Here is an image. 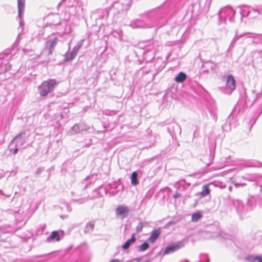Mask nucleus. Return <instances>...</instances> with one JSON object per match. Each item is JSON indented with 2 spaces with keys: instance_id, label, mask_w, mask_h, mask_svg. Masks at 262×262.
Returning <instances> with one entry per match:
<instances>
[{
  "instance_id": "4468645a",
  "label": "nucleus",
  "mask_w": 262,
  "mask_h": 262,
  "mask_svg": "<svg viewBox=\"0 0 262 262\" xmlns=\"http://www.w3.org/2000/svg\"><path fill=\"white\" fill-rule=\"evenodd\" d=\"M94 228V223H89L85 226V232L88 233L91 232L93 230Z\"/></svg>"
},
{
  "instance_id": "4be33fe9",
  "label": "nucleus",
  "mask_w": 262,
  "mask_h": 262,
  "mask_svg": "<svg viewBox=\"0 0 262 262\" xmlns=\"http://www.w3.org/2000/svg\"><path fill=\"white\" fill-rule=\"evenodd\" d=\"M17 151H18L17 148H15V149H14V153L15 154H16V153H17Z\"/></svg>"
},
{
  "instance_id": "1a4fd4ad",
  "label": "nucleus",
  "mask_w": 262,
  "mask_h": 262,
  "mask_svg": "<svg viewBox=\"0 0 262 262\" xmlns=\"http://www.w3.org/2000/svg\"><path fill=\"white\" fill-rule=\"evenodd\" d=\"M131 183L134 185H137L139 184V182L138 181V173L136 171H134L132 173Z\"/></svg>"
},
{
  "instance_id": "9d476101",
  "label": "nucleus",
  "mask_w": 262,
  "mask_h": 262,
  "mask_svg": "<svg viewBox=\"0 0 262 262\" xmlns=\"http://www.w3.org/2000/svg\"><path fill=\"white\" fill-rule=\"evenodd\" d=\"M25 4V0H18V9L19 14L23 13Z\"/></svg>"
},
{
  "instance_id": "f257e3e1",
  "label": "nucleus",
  "mask_w": 262,
  "mask_h": 262,
  "mask_svg": "<svg viewBox=\"0 0 262 262\" xmlns=\"http://www.w3.org/2000/svg\"><path fill=\"white\" fill-rule=\"evenodd\" d=\"M57 82L55 79H49L43 81L39 86L40 95L42 96L47 95L53 90Z\"/></svg>"
},
{
  "instance_id": "6ab92c4d",
  "label": "nucleus",
  "mask_w": 262,
  "mask_h": 262,
  "mask_svg": "<svg viewBox=\"0 0 262 262\" xmlns=\"http://www.w3.org/2000/svg\"><path fill=\"white\" fill-rule=\"evenodd\" d=\"M181 196V193H179V192H176L173 195V198L174 199H177V198H179Z\"/></svg>"
},
{
  "instance_id": "f3484780",
  "label": "nucleus",
  "mask_w": 262,
  "mask_h": 262,
  "mask_svg": "<svg viewBox=\"0 0 262 262\" xmlns=\"http://www.w3.org/2000/svg\"><path fill=\"white\" fill-rule=\"evenodd\" d=\"M149 247V245L147 243H144L140 246V250L142 251L147 250Z\"/></svg>"
},
{
  "instance_id": "7ed1b4c3",
  "label": "nucleus",
  "mask_w": 262,
  "mask_h": 262,
  "mask_svg": "<svg viewBox=\"0 0 262 262\" xmlns=\"http://www.w3.org/2000/svg\"><path fill=\"white\" fill-rule=\"evenodd\" d=\"M226 86L231 91H233L235 89V80L233 75H229L227 79Z\"/></svg>"
},
{
  "instance_id": "412c9836",
  "label": "nucleus",
  "mask_w": 262,
  "mask_h": 262,
  "mask_svg": "<svg viewBox=\"0 0 262 262\" xmlns=\"http://www.w3.org/2000/svg\"><path fill=\"white\" fill-rule=\"evenodd\" d=\"M135 260H136L137 262H140V261H141V258H136Z\"/></svg>"
},
{
  "instance_id": "a211bd4d",
  "label": "nucleus",
  "mask_w": 262,
  "mask_h": 262,
  "mask_svg": "<svg viewBox=\"0 0 262 262\" xmlns=\"http://www.w3.org/2000/svg\"><path fill=\"white\" fill-rule=\"evenodd\" d=\"M143 227V224L142 223H139L136 227V231L138 232H140L142 230Z\"/></svg>"
},
{
  "instance_id": "aec40b11",
  "label": "nucleus",
  "mask_w": 262,
  "mask_h": 262,
  "mask_svg": "<svg viewBox=\"0 0 262 262\" xmlns=\"http://www.w3.org/2000/svg\"><path fill=\"white\" fill-rule=\"evenodd\" d=\"M110 262H120L118 259H114L110 261Z\"/></svg>"
},
{
  "instance_id": "9b49d317",
  "label": "nucleus",
  "mask_w": 262,
  "mask_h": 262,
  "mask_svg": "<svg viewBox=\"0 0 262 262\" xmlns=\"http://www.w3.org/2000/svg\"><path fill=\"white\" fill-rule=\"evenodd\" d=\"M202 217V215L200 211H197L195 213H193L191 216V221L192 222H195L198 221L201 217Z\"/></svg>"
},
{
  "instance_id": "2eb2a0df",
  "label": "nucleus",
  "mask_w": 262,
  "mask_h": 262,
  "mask_svg": "<svg viewBox=\"0 0 262 262\" xmlns=\"http://www.w3.org/2000/svg\"><path fill=\"white\" fill-rule=\"evenodd\" d=\"M251 262H262V256H257L249 259Z\"/></svg>"
},
{
  "instance_id": "39448f33",
  "label": "nucleus",
  "mask_w": 262,
  "mask_h": 262,
  "mask_svg": "<svg viewBox=\"0 0 262 262\" xmlns=\"http://www.w3.org/2000/svg\"><path fill=\"white\" fill-rule=\"evenodd\" d=\"M128 212V209L126 206H119L116 210L117 215H126Z\"/></svg>"
},
{
  "instance_id": "423d86ee",
  "label": "nucleus",
  "mask_w": 262,
  "mask_h": 262,
  "mask_svg": "<svg viewBox=\"0 0 262 262\" xmlns=\"http://www.w3.org/2000/svg\"><path fill=\"white\" fill-rule=\"evenodd\" d=\"M56 241L59 242L60 240V235L59 233L57 231H54L52 232L50 236H48L47 238V241L48 242H51L52 241Z\"/></svg>"
},
{
  "instance_id": "f8f14e48",
  "label": "nucleus",
  "mask_w": 262,
  "mask_h": 262,
  "mask_svg": "<svg viewBox=\"0 0 262 262\" xmlns=\"http://www.w3.org/2000/svg\"><path fill=\"white\" fill-rule=\"evenodd\" d=\"M210 193V189L208 185H204L202 187V191L201 192V195L202 197H204Z\"/></svg>"
},
{
  "instance_id": "dca6fc26",
  "label": "nucleus",
  "mask_w": 262,
  "mask_h": 262,
  "mask_svg": "<svg viewBox=\"0 0 262 262\" xmlns=\"http://www.w3.org/2000/svg\"><path fill=\"white\" fill-rule=\"evenodd\" d=\"M75 54L74 53H71L69 55H67L64 59V61L68 62L72 60L75 57Z\"/></svg>"
},
{
  "instance_id": "f03ea898",
  "label": "nucleus",
  "mask_w": 262,
  "mask_h": 262,
  "mask_svg": "<svg viewBox=\"0 0 262 262\" xmlns=\"http://www.w3.org/2000/svg\"><path fill=\"white\" fill-rule=\"evenodd\" d=\"M182 247V245L180 243L170 245L167 246L164 251V254L166 255L170 253H173L174 251L180 249Z\"/></svg>"
},
{
  "instance_id": "ddd939ff",
  "label": "nucleus",
  "mask_w": 262,
  "mask_h": 262,
  "mask_svg": "<svg viewBox=\"0 0 262 262\" xmlns=\"http://www.w3.org/2000/svg\"><path fill=\"white\" fill-rule=\"evenodd\" d=\"M57 43V38L56 37L54 39H53L49 47V53L50 54H52L53 53V50L54 47L56 46V45Z\"/></svg>"
},
{
  "instance_id": "6e6552de",
  "label": "nucleus",
  "mask_w": 262,
  "mask_h": 262,
  "mask_svg": "<svg viewBox=\"0 0 262 262\" xmlns=\"http://www.w3.org/2000/svg\"><path fill=\"white\" fill-rule=\"evenodd\" d=\"M186 78V75L183 72H180L174 78L176 82L178 83L183 82Z\"/></svg>"
},
{
  "instance_id": "0eeeda50",
  "label": "nucleus",
  "mask_w": 262,
  "mask_h": 262,
  "mask_svg": "<svg viewBox=\"0 0 262 262\" xmlns=\"http://www.w3.org/2000/svg\"><path fill=\"white\" fill-rule=\"evenodd\" d=\"M136 241L135 234H133L130 239H128L122 246V248L124 250L127 249L130 245Z\"/></svg>"
},
{
  "instance_id": "20e7f679",
  "label": "nucleus",
  "mask_w": 262,
  "mask_h": 262,
  "mask_svg": "<svg viewBox=\"0 0 262 262\" xmlns=\"http://www.w3.org/2000/svg\"><path fill=\"white\" fill-rule=\"evenodd\" d=\"M161 233V230L160 229L154 230L152 231L150 236L148 238V241L150 243H154L159 237Z\"/></svg>"
}]
</instances>
